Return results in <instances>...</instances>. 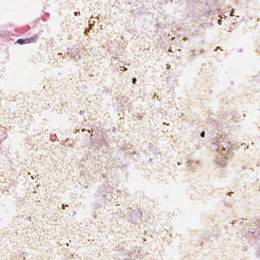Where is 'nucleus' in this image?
Masks as SVG:
<instances>
[{
  "label": "nucleus",
  "mask_w": 260,
  "mask_h": 260,
  "mask_svg": "<svg viewBox=\"0 0 260 260\" xmlns=\"http://www.w3.org/2000/svg\"><path fill=\"white\" fill-rule=\"evenodd\" d=\"M201 136L202 137H204L205 136V132L204 131H203L201 134Z\"/></svg>",
  "instance_id": "5"
},
{
  "label": "nucleus",
  "mask_w": 260,
  "mask_h": 260,
  "mask_svg": "<svg viewBox=\"0 0 260 260\" xmlns=\"http://www.w3.org/2000/svg\"><path fill=\"white\" fill-rule=\"evenodd\" d=\"M38 39V36L36 35L34 36L30 37V38H28V40H29V43H36Z\"/></svg>",
  "instance_id": "1"
},
{
  "label": "nucleus",
  "mask_w": 260,
  "mask_h": 260,
  "mask_svg": "<svg viewBox=\"0 0 260 260\" xmlns=\"http://www.w3.org/2000/svg\"><path fill=\"white\" fill-rule=\"evenodd\" d=\"M16 42L18 43L19 44L22 45L24 44L23 39H18Z\"/></svg>",
  "instance_id": "2"
},
{
  "label": "nucleus",
  "mask_w": 260,
  "mask_h": 260,
  "mask_svg": "<svg viewBox=\"0 0 260 260\" xmlns=\"http://www.w3.org/2000/svg\"><path fill=\"white\" fill-rule=\"evenodd\" d=\"M24 44H29V40L28 39H23Z\"/></svg>",
  "instance_id": "3"
},
{
  "label": "nucleus",
  "mask_w": 260,
  "mask_h": 260,
  "mask_svg": "<svg viewBox=\"0 0 260 260\" xmlns=\"http://www.w3.org/2000/svg\"><path fill=\"white\" fill-rule=\"evenodd\" d=\"M137 80L136 79V78H133L132 79V82L133 84H135L136 83V82Z\"/></svg>",
  "instance_id": "4"
}]
</instances>
